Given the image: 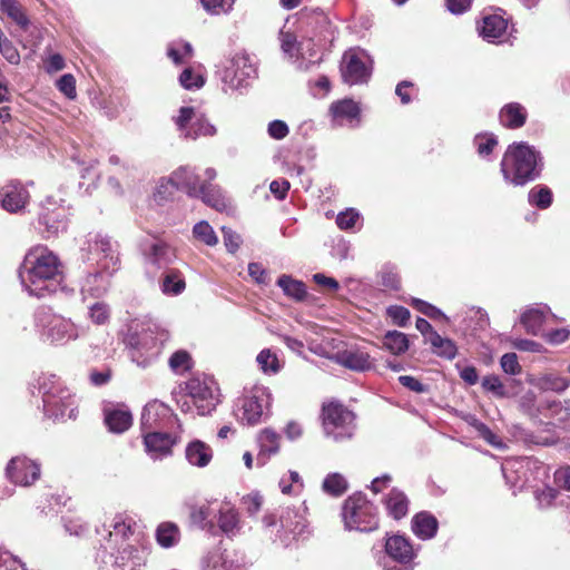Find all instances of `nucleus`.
<instances>
[{"instance_id":"1","label":"nucleus","mask_w":570,"mask_h":570,"mask_svg":"<svg viewBox=\"0 0 570 570\" xmlns=\"http://www.w3.org/2000/svg\"><path fill=\"white\" fill-rule=\"evenodd\" d=\"M22 287L30 296L43 298L66 291L63 266L59 257L45 246L31 248L19 268Z\"/></svg>"},{"instance_id":"2","label":"nucleus","mask_w":570,"mask_h":570,"mask_svg":"<svg viewBox=\"0 0 570 570\" xmlns=\"http://www.w3.org/2000/svg\"><path fill=\"white\" fill-rule=\"evenodd\" d=\"M500 167L505 183L524 186L541 175L543 164L540 153L521 141L507 148Z\"/></svg>"},{"instance_id":"3","label":"nucleus","mask_w":570,"mask_h":570,"mask_svg":"<svg viewBox=\"0 0 570 570\" xmlns=\"http://www.w3.org/2000/svg\"><path fill=\"white\" fill-rule=\"evenodd\" d=\"M35 328L40 341L52 346H65L81 335V328L71 318L48 307H41L35 313Z\"/></svg>"},{"instance_id":"4","label":"nucleus","mask_w":570,"mask_h":570,"mask_svg":"<svg viewBox=\"0 0 570 570\" xmlns=\"http://www.w3.org/2000/svg\"><path fill=\"white\" fill-rule=\"evenodd\" d=\"M165 341V333H156L138 323L128 327L124 338L131 361L140 367H147L157 360Z\"/></svg>"},{"instance_id":"5","label":"nucleus","mask_w":570,"mask_h":570,"mask_svg":"<svg viewBox=\"0 0 570 570\" xmlns=\"http://www.w3.org/2000/svg\"><path fill=\"white\" fill-rule=\"evenodd\" d=\"M342 519L345 530L348 531L373 532L380 525L377 508L362 492L345 499L342 505Z\"/></svg>"},{"instance_id":"6","label":"nucleus","mask_w":570,"mask_h":570,"mask_svg":"<svg viewBox=\"0 0 570 570\" xmlns=\"http://www.w3.org/2000/svg\"><path fill=\"white\" fill-rule=\"evenodd\" d=\"M306 508L284 507L277 514L271 513L263 518V525L266 529L276 528L275 540H279L284 546L305 533L307 528L305 518Z\"/></svg>"},{"instance_id":"7","label":"nucleus","mask_w":570,"mask_h":570,"mask_svg":"<svg viewBox=\"0 0 570 570\" xmlns=\"http://www.w3.org/2000/svg\"><path fill=\"white\" fill-rule=\"evenodd\" d=\"M224 92L242 90L256 77V68L247 53H235L217 70Z\"/></svg>"},{"instance_id":"8","label":"nucleus","mask_w":570,"mask_h":570,"mask_svg":"<svg viewBox=\"0 0 570 570\" xmlns=\"http://www.w3.org/2000/svg\"><path fill=\"white\" fill-rule=\"evenodd\" d=\"M31 393L35 395V390L42 397L43 412L46 416L63 415L57 411V397H60L62 405L69 409V413L73 411V394L69 389L62 385L60 380L55 374H41L32 384Z\"/></svg>"},{"instance_id":"9","label":"nucleus","mask_w":570,"mask_h":570,"mask_svg":"<svg viewBox=\"0 0 570 570\" xmlns=\"http://www.w3.org/2000/svg\"><path fill=\"white\" fill-rule=\"evenodd\" d=\"M204 188L195 168L185 165L175 169L169 177L159 180L156 195L159 199L166 200L174 190H183L188 196L198 198Z\"/></svg>"},{"instance_id":"10","label":"nucleus","mask_w":570,"mask_h":570,"mask_svg":"<svg viewBox=\"0 0 570 570\" xmlns=\"http://www.w3.org/2000/svg\"><path fill=\"white\" fill-rule=\"evenodd\" d=\"M70 215L68 207L49 196L41 205L35 228L46 239L57 237L67 230Z\"/></svg>"},{"instance_id":"11","label":"nucleus","mask_w":570,"mask_h":570,"mask_svg":"<svg viewBox=\"0 0 570 570\" xmlns=\"http://www.w3.org/2000/svg\"><path fill=\"white\" fill-rule=\"evenodd\" d=\"M82 258L97 261L99 268L115 273L118 269L119 258L116 243L100 233H89L81 246Z\"/></svg>"},{"instance_id":"12","label":"nucleus","mask_w":570,"mask_h":570,"mask_svg":"<svg viewBox=\"0 0 570 570\" xmlns=\"http://www.w3.org/2000/svg\"><path fill=\"white\" fill-rule=\"evenodd\" d=\"M271 403V394L264 386H255L238 397L234 405V416L242 424L256 425L261 422Z\"/></svg>"},{"instance_id":"13","label":"nucleus","mask_w":570,"mask_h":570,"mask_svg":"<svg viewBox=\"0 0 570 570\" xmlns=\"http://www.w3.org/2000/svg\"><path fill=\"white\" fill-rule=\"evenodd\" d=\"M323 428L327 436L336 442L352 438L354 433V414L338 403L323 406Z\"/></svg>"},{"instance_id":"14","label":"nucleus","mask_w":570,"mask_h":570,"mask_svg":"<svg viewBox=\"0 0 570 570\" xmlns=\"http://www.w3.org/2000/svg\"><path fill=\"white\" fill-rule=\"evenodd\" d=\"M186 391L199 415L210 414L219 403V390L209 377H193L186 384Z\"/></svg>"},{"instance_id":"15","label":"nucleus","mask_w":570,"mask_h":570,"mask_svg":"<svg viewBox=\"0 0 570 570\" xmlns=\"http://www.w3.org/2000/svg\"><path fill=\"white\" fill-rule=\"evenodd\" d=\"M344 82L361 85L368 81L372 73L371 57L362 49H352L344 53L341 66Z\"/></svg>"},{"instance_id":"16","label":"nucleus","mask_w":570,"mask_h":570,"mask_svg":"<svg viewBox=\"0 0 570 570\" xmlns=\"http://www.w3.org/2000/svg\"><path fill=\"white\" fill-rule=\"evenodd\" d=\"M174 120L181 136L188 139L195 140L202 136L212 137L217 132L216 127L193 107H181Z\"/></svg>"},{"instance_id":"17","label":"nucleus","mask_w":570,"mask_h":570,"mask_svg":"<svg viewBox=\"0 0 570 570\" xmlns=\"http://www.w3.org/2000/svg\"><path fill=\"white\" fill-rule=\"evenodd\" d=\"M174 425L181 429L178 417L165 403L154 400L148 402L142 409L140 417L142 434L149 431L169 430Z\"/></svg>"},{"instance_id":"18","label":"nucleus","mask_w":570,"mask_h":570,"mask_svg":"<svg viewBox=\"0 0 570 570\" xmlns=\"http://www.w3.org/2000/svg\"><path fill=\"white\" fill-rule=\"evenodd\" d=\"M385 553L400 566H393L389 570H414L419 548L415 549L410 538L404 534L386 533L384 543Z\"/></svg>"},{"instance_id":"19","label":"nucleus","mask_w":570,"mask_h":570,"mask_svg":"<svg viewBox=\"0 0 570 570\" xmlns=\"http://www.w3.org/2000/svg\"><path fill=\"white\" fill-rule=\"evenodd\" d=\"M40 464L27 456H16L7 465L8 479L21 487H30L40 478Z\"/></svg>"},{"instance_id":"20","label":"nucleus","mask_w":570,"mask_h":570,"mask_svg":"<svg viewBox=\"0 0 570 570\" xmlns=\"http://www.w3.org/2000/svg\"><path fill=\"white\" fill-rule=\"evenodd\" d=\"M140 250L147 264L157 268H169L168 266L175 262L176 252L166 242L153 237L140 243Z\"/></svg>"},{"instance_id":"21","label":"nucleus","mask_w":570,"mask_h":570,"mask_svg":"<svg viewBox=\"0 0 570 570\" xmlns=\"http://www.w3.org/2000/svg\"><path fill=\"white\" fill-rule=\"evenodd\" d=\"M146 452L151 459L157 460L171 454V448L178 442V438L164 430L149 431L142 434Z\"/></svg>"},{"instance_id":"22","label":"nucleus","mask_w":570,"mask_h":570,"mask_svg":"<svg viewBox=\"0 0 570 570\" xmlns=\"http://www.w3.org/2000/svg\"><path fill=\"white\" fill-rule=\"evenodd\" d=\"M112 274L101 268L87 273L80 283L82 301L86 302L88 298H100L104 296L108 291L109 278Z\"/></svg>"},{"instance_id":"23","label":"nucleus","mask_w":570,"mask_h":570,"mask_svg":"<svg viewBox=\"0 0 570 570\" xmlns=\"http://www.w3.org/2000/svg\"><path fill=\"white\" fill-rule=\"evenodd\" d=\"M104 422L116 434L124 433L132 424V414L125 404H109L104 409Z\"/></svg>"},{"instance_id":"24","label":"nucleus","mask_w":570,"mask_h":570,"mask_svg":"<svg viewBox=\"0 0 570 570\" xmlns=\"http://www.w3.org/2000/svg\"><path fill=\"white\" fill-rule=\"evenodd\" d=\"M28 199L29 193L19 181L7 184L0 191L2 208L10 213H17L22 209Z\"/></svg>"},{"instance_id":"25","label":"nucleus","mask_w":570,"mask_h":570,"mask_svg":"<svg viewBox=\"0 0 570 570\" xmlns=\"http://www.w3.org/2000/svg\"><path fill=\"white\" fill-rule=\"evenodd\" d=\"M216 178V170L214 168H207L205 170V179L203 180L204 191L198 198H200L206 205L215 208L218 212H223L228 206V199L223 194L222 189L212 184Z\"/></svg>"},{"instance_id":"26","label":"nucleus","mask_w":570,"mask_h":570,"mask_svg":"<svg viewBox=\"0 0 570 570\" xmlns=\"http://www.w3.org/2000/svg\"><path fill=\"white\" fill-rule=\"evenodd\" d=\"M551 309L546 304H537L525 309L520 316V323L523 325L528 334L538 336L542 332V326Z\"/></svg>"},{"instance_id":"27","label":"nucleus","mask_w":570,"mask_h":570,"mask_svg":"<svg viewBox=\"0 0 570 570\" xmlns=\"http://www.w3.org/2000/svg\"><path fill=\"white\" fill-rule=\"evenodd\" d=\"M520 385L521 383L513 379L503 383L498 375L493 374L484 376L481 382L482 389L498 399H510L515 396L518 393L517 387Z\"/></svg>"},{"instance_id":"28","label":"nucleus","mask_w":570,"mask_h":570,"mask_svg":"<svg viewBox=\"0 0 570 570\" xmlns=\"http://www.w3.org/2000/svg\"><path fill=\"white\" fill-rule=\"evenodd\" d=\"M333 121L336 126L352 124L358 121L361 109L358 105L352 99H343L334 101L330 107Z\"/></svg>"},{"instance_id":"29","label":"nucleus","mask_w":570,"mask_h":570,"mask_svg":"<svg viewBox=\"0 0 570 570\" xmlns=\"http://www.w3.org/2000/svg\"><path fill=\"white\" fill-rule=\"evenodd\" d=\"M383 504L387 515L394 520H401L409 513L410 500L407 495L397 488H392L383 498Z\"/></svg>"},{"instance_id":"30","label":"nucleus","mask_w":570,"mask_h":570,"mask_svg":"<svg viewBox=\"0 0 570 570\" xmlns=\"http://www.w3.org/2000/svg\"><path fill=\"white\" fill-rule=\"evenodd\" d=\"M438 519L428 511L416 513L411 520V530L421 540L433 539L438 533Z\"/></svg>"},{"instance_id":"31","label":"nucleus","mask_w":570,"mask_h":570,"mask_svg":"<svg viewBox=\"0 0 570 570\" xmlns=\"http://www.w3.org/2000/svg\"><path fill=\"white\" fill-rule=\"evenodd\" d=\"M281 436L272 429H264L257 436L259 452L257 454V464L263 466L267 463L272 455L279 451Z\"/></svg>"},{"instance_id":"32","label":"nucleus","mask_w":570,"mask_h":570,"mask_svg":"<svg viewBox=\"0 0 570 570\" xmlns=\"http://www.w3.org/2000/svg\"><path fill=\"white\" fill-rule=\"evenodd\" d=\"M302 47L298 57L294 60V65L301 71H312L320 66L323 55L316 48L314 39L302 40Z\"/></svg>"},{"instance_id":"33","label":"nucleus","mask_w":570,"mask_h":570,"mask_svg":"<svg viewBox=\"0 0 570 570\" xmlns=\"http://www.w3.org/2000/svg\"><path fill=\"white\" fill-rule=\"evenodd\" d=\"M185 458L193 466L205 468L213 459V450L205 442L194 440L187 444L185 449Z\"/></svg>"},{"instance_id":"34","label":"nucleus","mask_w":570,"mask_h":570,"mask_svg":"<svg viewBox=\"0 0 570 570\" xmlns=\"http://www.w3.org/2000/svg\"><path fill=\"white\" fill-rule=\"evenodd\" d=\"M159 288L166 296H177L186 288L183 273L176 268H166L159 278Z\"/></svg>"},{"instance_id":"35","label":"nucleus","mask_w":570,"mask_h":570,"mask_svg":"<svg viewBox=\"0 0 570 570\" xmlns=\"http://www.w3.org/2000/svg\"><path fill=\"white\" fill-rule=\"evenodd\" d=\"M218 528L227 537L236 535L240 530L238 512L229 503L225 502L217 509Z\"/></svg>"},{"instance_id":"36","label":"nucleus","mask_w":570,"mask_h":570,"mask_svg":"<svg viewBox=\"0 0 570 570\" xmlns=\"http://www.w3.org/2000/svg\"><path fill=\"white\" fill-rule=\"evenodd\" d=\"M508 21L499 14H490L483 18L479 27L480 36L488 42H495L507 32Z\"/></svg>"},{"instance_id":"37","label":"nucleus","mask_w":570,"mask_h":570,"mask_svg":"<svg viewBox=\"0 0 570 570\" xmlns=\"http://www.w3.org/2000/svg\"><path fill=\"white\" fill-rule=\"evenodd\" d=\"M145 563L142 551L130 544L122 546L115 557L119 570H138Z\"/></svg>"},{"instance_id":"38","label":"nucleus","mask_w":570,"mask_h":570,"mask_svg":"<svg viewBox=\"0 0 570 570\" xmlns=\"http://www.w3.org/2000/svg\"><path fill=\"white\" fill-rule=\"evenodd\" d=\"M217 510L212 504L194 505L190 509V521L202 530H206L210 533H215L216 524L214 518L216 517Z\"/></svg>"},{"instance_id":"39","label":"nucleus","mask_w":570,"mask_h":570,"mask_svg":"<svg viewBox=\"0 0 570 570\" xmlns=\"http://www.w3.org/2000/svg\"><path fill=\"white\" fill-rule=\"evenodd\" d=\"M527 110L519 102H510L500 110V122L511 129L521 128L527 121Z\"/></svg>"},{"instance_id":"40","label":"nucleus","mask_w":570,"mask_h":570,"mask_svg":"<svg viewBox=\"0 0 570 570\" xmlns=\"http://www.w3.org/2000/svg\"><path fill=\"white\" fill-rule=\"evenodd\" d=\"M531 461L529 459L508 461L502 465V473L507 481V483L511 484V488L515 492V490H521L525 480L522 479L521 473L523 470H528L530 468Z\"/></svg>"},{"instance_id":"41","label":"nucleus","mask_w":570,"mask_h":570,"mask_svg":"<svg viewBox=\"0 0 570 570\" xmlns=\"http://www.w3.org/2000/svg\"><path fill=\"white\" fill-rule=\"evenodd\" d=\"M338 363L353 371H366L372 366L370 355L361 350H346L337 355Z\"/></svg>"},{"instance_id":"42","label":"nucleus","mask_w":570,"mask_h":570,"mask_svg":"<svg viewBox=\"0 0 570 570\" xmlns=\"http://www.w3.org/2000/svg\"><path fill=\"white\" fill-rule=\"evenodd\" d=\"M432 352L440 357L445 360H453L456 356L458 347L455 343L448 338L442 337L438 332L432 333V337H429Z\"/></svg>"},{"instance_id":"43","label":"nucleus","mask_w":570,"mask_h":570,"mask_svg":"<svg viewBox=\"0 0 570 570\" xmlns=\"http://www.w3.org/2000/svg\"><path fill=\"white\" fill-rule=\"evenodd\" d=\"M277 285L283 289L284 294L295 301H303L306 295V285L302 281L294 279L289 275H282L277 279Z\"/></svg>"},{"instance_id":"44","label":"nucleus","mask_w":570,"mask_h":570,"mask_svg":"<svg viewBox=\"0 0 570 570\" xmlns=\"http://www.w3.org/2000/svg\"><path fill=\"white\" fill-rule=\"evenodd\" d=\"M0 10L12 19L21 29L27 30L30 20L23 7L17 0H0Z\"/></svg>"},{"instance_id":"45","label":"nucleus","mask_w":570,"mask_h":570,"mask_svg":"<svg viewBox=\"0 0 570 570\" xmlns=\"http://www.w3.org/2000/svg\"><path fill=\"white\" fill-rule=\"evenodd\" d=\"M132 524L131 518L124 514L115 515L110 524L112 530L109 531V542L115 541L118 543L119 540H126L132 533Z\"/></svg>"},{"instance_id":"46","label":"nucleus","mask_w":570,"mask_h":570,"mask_svg":"<svg viewBox=\"0 0 570 570\" xmlns=\"http://www.w3.org/2000/svg\"><path fill=\"white\" fill-rule=\"evenodd\" d=\"M553 200L552 190L546 185H537L532 187L528 194V202L530 205L539 209H547L551 206Z\"/></svg>"},{"instance_id":"47","label":"nucleus","mask_w":570,"mask_h":570,"mask_svg":"<svg viewBox=\"0 0 570 570\" xmlns=\"http://www.w3.org/2000/svg\"><path fill=\"white\" fill-rule=\"evenodd\" d=\"M322 489L332 497H341L348 489V482L341 473H330L323 480Z\"/></svg>"},{"instance_id":"48","label":"nucleus","mask_w":570,"mask_h":570,"mask_svg":"<svg viewBox=\"0 0 570 570\" xmlns=\"http://www.w3.org/2000/svg\"><path fill=\"white\" fill-rule=\"evenodd\" d=\"M281 42V49L285 57H287L293 63L296 57H298L302 47V41H297V38L294 33L289 31H279L278 36Z\"/></svg>"},{"instance_id":"49","label":"nucleus","mask_w":570,"mask_h":570,"mask_svg":"<svg viewBox=\"0 0 570 570\" xmlns=\"http://www.w3.org/2000/svg\"><path fill=\"white\" fill-rule=\"evenodd\" d=\"M384 346L393 354L400 355L409 350L406 334L399 331H389L383 338Z\"/></svg>"},{"instance_id":"50","label":"nucleus","mask_w":570,"mask_h":570,"mask_svg":"<svg viewBox=\"0 0 570 570\" xmlns=\"http://www.w3.org/2000/svg\"><path fill=\"white\" fill-rule=\"evenodd\" d=\"M156 539L164 548L174 547L179 540V529L174 523H161L157 528Z\"/></svg>"},{"instance_id":"51","label":"nucleus","mask_w":570,"mask_h":570,"mask_svg":"<svg viewBox=\"0 0 570 570\" xmlns=\"http://www.w3.org/2000/svg\"><path fill=\"white\" fill-rule=\"evenodd\" d=\"M193 236L198 242L207 246H215L218 243V237L213 227L206 220H200L193 227Z\"/></svg>"},{"instance_id":"52","label":"nucleus","mask_w":570,"mask_h":570,"mask_svg":"<svg viewBox=\"0 0 570 570\" xmlns=\"http://www.w3.org/2000/svg\"><path fill=\"white\" fill-rule=\"evenodd\" d=\"M193 55V47L187 41H175L168 46L167 56L175 65H181L184 59L190 58Z\"/></svg>"},{"instance_id":"53","label":"nucleus","mask_w":570,"mask_h":570,"mask_svg":"<svg viewBox=\"0 0 570 570\" xmlns=\"http://www.w3.org/2000/svg\"><path fill=\"white\" fill-rule=\"evenodd\" d=\"M473 144L478 155L482 158H487L491 155L494 147H497L498 139L493 134H478L473 139Z\"/></svg>"},{"instance_id":"54","label":"nucleus","mask_w":570,"mask_h":570,"mask_svg":"<svg viewBox=\"0 0 570 570\" xmlns=\"http://www.w3.org/2000/svg\"><path fill=\"white\" fill-rule=\"evenodd\" d=\"M0 53L11 65L20 63V53L13 42L0 29Z\"/></svg>"},{"instance_id":"55","label":"nucleus","mask_w":570,"mask_h":570,"mask_svg":"<svg viewBox=\"0 0 570 570\" xmlns=\"http://www.w3.org/2000/svg\"><path fill=\"white\" fill-rule=\"evenodd\" d=\"M191 357L188 352L179 350L175 352L168 361L169 367L178 374L191 368Z\"/></svg>"},{"instance_id":"56","label":"nucleus","mask_w":570,"mask_h":570,"mask_svg":"<svg viewBox=\"0 0 570 570\" xmlns=\"http://www.w3.org/2000/svg\"><path fill=\"white\" fill-rule=\"evenodd\" d=\"M89 317L98 325L106 324L110 316V308L104 302H95L89 305Z\"/></svg>"},{"instance_id":"57","label":"nucleus","mask_w":570,"mask_h":570,"mask_svg":"<svg viewBox=\"0 0 570 570\" xmlns=\"http://www.w3.org/2000/svg\"><path fill=\"white\" fill-rule=\"evenodd\" d=\"M202 570H225L224 551H209L202 559Z\"/></svg>"},{"instance_id":"58","label":"nucleus","mask_w":570,"mask_h":570,"mask_svg":"<svg viewBox=\"0 0 570 570\" xmlns=\"http://www.w3.org/2000/svg\"><path fill=\"white\" fill-rule=\"evenodd\" d=\"M225 570H245L246 558L242 551H224Z\"/></svg>"},{"instance_id":"59","label":"nucleus","mask_w":570,"mask_h":570,"mask_svg":"<svg viewBox=\"0 0 570 570\" xmlns=\"http://www.w3.org/2000/svg\"><path fill=\"white\" fill-rule=\"evenodd\" d=\"M387 316L392 320L393 324L405 327L410 322V311L401 305H392L386 308Z\"/></svg>"},{"instance_id":"60","label":"nucleus","mask_w":570,"mask_h":570,"mask_svg":"<svg viewBox=\"0 0 570 570\" xmlns=\"http://www.w3.org/2000/svg\"><path fill=\"white\" fill-rule=\"evenodd\" d=\"M180 85L188 90L199 89L204 86L203 76L195 73L191 68H186L179 76Z\"/></svg>"},{"instance_id":"61","label":"nucleus","mask_w":570,"mask_h":570,"mask_svg":"<svg viewBox=\"0 0 570 570\" xmlns=\"http://www.w3.org/2000/svg\"><path fill=\"white\" fill-rule=\"evenodd\" d=\"M257 363L261 368L266 372L277 373L279 371L278 358L275 354H273L269 350H263L257 355Z\"/></svg>"},{"instance_id":"62","label":"nucleus","mask_w":570,"mask_h":570,"mask_svg":"<svg viewBox=\"0 0 570 570\" xmlns=\"http://www.w3.org/2000/svg\"><path fill=\"white\" fill-rule=\"evenodd\" d=\"M542 385L546 390L562 393L569 387L570 381L567 377L557 374H547L542 379Z\"/></svg>"},{"instance_id":"63","label":"nucleus","mask_w":570,"mask_h":570,"mask_svg":"<svg viewBox=\"0 0 570 570\" xmlns=\"http://www.w3.org/2000/svg\"><path fill=\"white\" fill-rule=\"evenodd\" d=\"M203 8L210 14L227 13L234 3V0H199Z\"/></svg>"},{"instance_id":"64","label":"nucleus","mask_w":570,"mask_h":570,"mask_svg":"<svg viewBox=\"0 0 570 570\" xmlns=\"http://www.w3.org/2000/svg\"><path fill=\"white\" fill-rule=\"evenodd\" d=\"M360 219V214L354 208H348L344 212H341L336 217V224L340 229L348 230L352 229L357 220Z\"/></svg>"}]
</instances>
